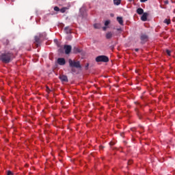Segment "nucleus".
Masks as SVG:
<instances>
[{
    "mask_svg": "<svg viewBox=\"0 0 175 175\" xmlns=\"http://www.w3.org/2000/svg\"><path fill=\"white\" fill-rule=\"evenodd\" d=\"M7 175H13V172L12 171H8Z\"/></svg>",
    "mask_w": 175,
    "mask_h": 175,
    "instance_id": "4be33fe9",
    "label": "nucleus"
},
{
    "mask_svg": "<svg viewBox=\"0 0 175 175\" xmlns=\"http://www.w3.org/2000/svg\"><path fill=\"white\" fill-rule=\"evenodd\" d=\"M40 40H42V38L39 36H35V44H36L37 47H39L40 45Z\"/></svg>",
    "mask_w": 175,
    "mask_h": 175,
    "instance_id": "0eeeda50",
    "label": "nucleus"
},
{
    "mask_svg": "<svg viewBox=\"0 0 175 175\" xmlns=\"http://www.w3.org/2000/svg\"><path fill=\"white\" fill-rule=\"evenodd\" d=\"M133 161L131 160H129L128 161V165H132Z\"/></svg>",
    "mask_w": 175,
    "mask_h": 175,
    "instance_id": "b1692460",
    "label": "nucleus"
},
{
    "mask_svg": "<svg viewBox=\"0 0 175 175\" xmlns=\"http://www.w3.org/2000/svg\"><path fill=\"white\" fill-rule=\"evenodd\" d=\"M100 148H101V149H103V146H100Z\"/></svg>",
    "mask_w": 175,
    "mask_h": 175,
    "instance_id": "473e14b6",
    "label": "nucleus"
},
{
    "mask_svg": "<svg viewBox=\"0 0 175 175\" xmlns=\"http://www.w3.org/2000/svg\"><path fill=\"white\" fill-rule=\"evenodd\" d=\"M89 65H90V64H87V65H86V66H85L86 69H88Z\"/></svg>",
    "mask_w": 175,
    "mask_h": 175,
    "instance_id": "cd10ccee",
    "label": "nucleus"
},
{
    "mask_svg": "<svg viewBox=\"0 0 175 175\" xmlns=\"http://www.w3.org/2000/svg\"><path fill=\"white\" fill-rule=\"evenodd\" d=\"M68 8L66 7H64L62 9H60L59 12H61V13H65L66 12V10H68Z\"/></svg>",
    "mask_w": 175,
    "mask_h": 175,
    "instance_id": "f3484780",
    "label": "nucleus"
},
{
    "mask_svg": "<svg viewBox=\"0 0 175 175\" xmlns=\"http://www.w3.org/2000/svg\"><path fill=\"white\" fill-rule=\"evenodd\" d=\"M129 1V2H132V1H133V0H128Z\"/></svg>",
    "mask_w": 175,
    "mask_h": 175,
    "instance_id": "2f4dec72",
    "label": "nucleus"
},
{
    "mask_svg": "<svg viewBox=\"0 0 175 175\" xmlns=\"http://www.w3.org/2000/svg\"><path fill=\"white\" fill-rule=\"evenodd\" d=\"M103 31H106V29H107V27H103Z\"/></svg>",
    "mask_w": 175,
    "mask_h": 175,
    "instance_id": "bb28decb",
    "label": "nucleus"
},
{
    "mask_svg": "<svg viewBox=\"0 0 175 175\" xmlns=\"http://www.w3.org/2000/svg\"><path fill=\"white\" fill-rule=\"evenodd\" d=\"M147 1L148 0H140V2L144 3V2H147Z\"/></svg>",
    "mask_w": 175,
    "mask_h": 175,
    "instance_id": "393cba45",
    "label": "nucleus"
},
{
    "mask_svg": "<svg viewBox=\"0 0 175 175\" xmlns=\"http://www.w3.org/2000/svg\"><path fill=\"white\" fill-rule=\"evenodd\" d=\"M109 57L106 55H99L96 57V62H109Z\"/></svg>",
    "mask_w": 175,
    "mask_h": 175,
    "instance_id": "7ed1b4c3",
    "label": "nucleus"
},
{
    "mask_svg": "<svg viewBox=\"0 0 175 175\" xmlns=\"http://www.w3.org/2000/svg\"><path fill=\"white\" fill-rule=\"evenodd\" d=\"M55 12H59L60 9L57 6L54 7Z\"/></svg>",
    "mask_w": 175,
    "mask_h": 175,
    "instance_id": "aec40b11",
    "label": "nucleus"
},
{
    "mask_svg": "<svg viewBox=\"0 0 175 175\" xmlns=\"http://www.w3.org/2000/svg\"><path fill=\"white\" fill-rule=\"evenodd\" d=\"M163 23L164 24H167V25H169V24H170V19H165Z\"/></svg>",
    "mask_w": 175,
    "mask_h": 175,
    "instance_id": "a211bd4d",
    "label": "nucleus"
},
{
    "mask_svg": "<svg viewBox=\"0 0 175 175\" xmlns=\"http://www.w3.org/2000/svg\"><path fill=\"white\" fill-rule=\"evenodd\" d=\"M166 53H167V55H170V51L169 50V49H167L166 50Z\"/></svg>",
    "mask_w": 175,
    "mask_h": 175,
    "instance_id": "5701e85b",
    "label": "nucleus"
},
{
    "mask_svg": "<svg viewBox=\"0 0 175 175\" xmlns=\"http://www.w3.org/2000/svg\"><path fill=\"white\" fill-rule=\"evenodd\" d=\"M109 144H110V146H113V145H114V144H113V143H112V142H110V143H109Z\"/></svg>",
    "mask_w": 175,
    "mask_h": 175,
    "instance_id": "c85d7f7f",
    "label": "nucleus"
},
{
    "mask_svg": "<svg viewBox=\"0 0 175 175\" xmlns=\"http://www.w3.org/2000/svg\"><path fill=\"white\" fill-rule=\"evenodd\" d=\"M46 33H40V35L38 36L41 39H46Z\"/></svg>",
    "mask_w": 175,
    "mask_h": 175,
    "instance_id": "dca6fc26",
    "label": "nucleus"
},
{
    "mask_svg": "<svg viewBox=\"0 0 175 175\" xmlns=\"http://www.w3.org/2000/svg\"><path fill=\"white\" fill-rule=\"evenodd\" d=\"M68 64L70 68H72V72H75L73 68H76V69H81V64H80L79 61H76L75 59H69Z\"/></svg>",
    "mask_w": 175,
    "mask_h": 175,
    "instance_id": "f03ea898",
    "label": "nucleus"
},
{
    "mask_svg": "<svg viewBox=\"0 0 175 175\" xmlns=\"http://www.w3.org/2000/svg\"><path fill=\"white\" fill-rule=\"evenodd\" d=\"M117 21L119 23L120 25H124V20H122V17L118 16L117 17Z\"/></svg>",
    "mask_w": 175,
    "mask_h": 175,
    "instance_id": "9d476101",
    "label": "nucleus"
},
{
    "mask_svg": "<svg viewBox=\"0 0 175 175\" xmlns=\"http://www.w3.org/2000/svg\"><path fill=\"white\" fill-rule=\"evenodd\" d=\"M5 113H8V111H5Z\"/></svg>",
    "mask_w": 175,
    "mask_h": 175,
    "instance_id": "72a5a7b5",
    "label": "nucleus"
},
{
    "mask_svg": "<svg viewBox=\"0 0 175 175\" xmlns=\"http://www.w3.org/2000/svg\"><path fill=\"white\" fill-rule=\"evenodd\" d=\"M14 58V55L12 52H5L0 55V61L3 64H9Z\"/></svg>",
    "mask_w": 175,
    "mask_h": 175,
    "instance_id": "f257e3e1",
    "label": "nucleus"
},
{
    "mask_svg": "<svg viewBox=\"0 0 175 175\" xmlns=\"http://www.w3.org/2000/svg\"><path fill=\"white\" fill-rule=\"evenodd\" d=\"M117 31H121V28H118Z\"/></svg>",
    "mask_w": 175,
    "mask_h": 175,
    "instance_id": "7c9ffc66",
    "label": "nucleus"
},
{
    "mask_svg": "<svg viewBox=\"0 0 175 175\" xmlns=\"http://www.w3.org/2000/svg\"><path fill=\"white\" fill-rule=\"evenodd\" d=\"M137 14H139V15L143 14H144V10H143V8H139L137 10Z\"/></svg>",
    "mask_w": 175,
    "mask_h": 175,
    "instance_id": "ddd939ff",
    "label": "nucleus"
},
{
    "mask_svg": "<svg viewBox=\"0 0 175 175\" xmlns=\"http://www.w3.org/2000/svg\"><path fill=\"white\" fill-rule=\"evenodd\" d=\"M64 31L68 33H72V29L69 27V26H67L64 28Z\"/></svg>",
    "mask_w": 175,
    "mask_h": 175,
    "instance_id": "f8f14e48",
    "label": "nucleus"
},
{
    "mask_svg": "<svg viewBox=\"0 0 175 175\" xmlns=\"http://www.w3.org/2000/svg\"><path fill=\"white\" fill-rule=\"evenodd\" d=\"M64 49L65 50V53L66 54H70V52L72 51V46H70V45H64Z\"/></svg>",
    "mask_w": 175,
    "mask_h": 175,
    "instance_id": "39448f33",
    "label": "nucleus"
},
{
    "mask_svg": "<svg viewBox=\"0 0 175 175\" xmlns=\"http://www.w3.org/2000/svg\"><path fill=\"white\" fill-rule=\"evenodd\" d=\"M131 131H133V129H132Z\"/></svg>",
    "mask_w": 175,
    "mask_h": 175,
    "instance_id": "c9c22d12",
    "label": "nucleus"
},
{
    "mask_svg": "<svg viewBox=\"0 0 175 175\" xmlns=\"http://www.w3.org/2000/svg\"><path fill=\"white\" fill-rule=\"evenodd\" d=\"M109 24H110V21H106L105 22V27H107V25H109Z\"/></svg>",
    "mask_w": 175,
    "mask_h": 175,
    "instance_id": "412c9836",
    "label": "nucleus"
},
{
    "mask_svg": "<svg viewBox=\"0 0 175 175\" xmlns=\"http://www.w3.org/2000/svg\"><path fill=\"white\" fill-rule=\"evenodd\" d=\"M135 51H136V52L139 51V49H135Z\"/></svg>",
    "mask_w": 175,
    "mask_h": 175,
    "instance_id": "c756f323",
    "label": "nucleus"
},
{
    "mask_svg": "<svg viewBox=\"0 0 175 175\" xmlns=\"http://www.w3.org/2000/svg\"><path fill=\"white\" fill-rule=\"evenodd\" d=\"M140 40H141L142 44H144V43L148 42V35L146 33H141Z\"/></svg>",
    "mask_w": 175,
    "mask_h": 175,
    "instance_id": "20e7f679",
    "label": "nucleus"
},
{
    "mask_svg": "<svg viewBox=\"0 0 175 175\" xmlns=\"http://www.w3.org/2000/svg\"><path fill=\"white\" fill-rule=\"evenodd\" d=\"M106 39H111L113 38V33L111 31H109L106 33L105 36Z\"/></svg>",
    "mask_w": 175,
    "mask_h": 175,
    "instance_id": "9b49d317",
    "label": "nucleus"
},
{
    "mask_svg": "<svg viewBox=\"0 0 175 175\" xmlns=\"http://www.w3.org/2000/svg\"><path fill=\"white\" fill-rule=\"evenodd\" d=\"M74 51H75V53H80V49H79V48L75 46Z\"/></svg>",
    "mask_w": 175,
    "mask_h": 175,
    "instance_id": "6ab92c4d",
    "label": "nucleus"
},
{
    "mask_svg": "<svg viewBox=\"0 0 175 175\" xmlns=\"http://www.w3.org/2000/svg\"><path fill=\"white\" fill-rule=\"evenodd\" d=\"M142 129H143V126H141Z\"/></svg>",
    "mask_w": 175,
    "mask_h": 175,
    "instance_id": "f704fd0d",
    "label": "nucleus"
},
{
    "mask_svg": "<svg viewBox=\"0 0 175 175\" xmlns=\"http://www.w3.org/2000/svg\"><path fill=\"white\" fill-rule=\"evenodd\" d=\"M148 16V14L147 12L142 14V16L141 17L142 21H147Z\"/></svg>",
    "mask_w": 175,
    "mask_h": 175,
    "instance_id": "1a4fd4ad",
    "label": "nucleus"
},
{
    "mask_svg": "<svg viewBox=\"0 0 175 175\" xmlns=\"http://www.w3.org/2000/svg\"><path fill=\"white\" fill-rule=\"evenodd\" d=\"M164 3H165V5H168L169 4V1H165Z\"/></svg>",
    "mask_w": 175,
    "mask_h": 175,
    "instance_id": "a878e982",
    "label": "nucleus"
},
{
    "mask_svg": "<svg viewBox=\"0 0 175 175\" xmlns=\"http://www.w3.org/2000/svg\"><path fill=\"white\" fill-rule=\"evenodd\" d=\"M59 80L64 83H68V77L66 75H60L59 77Z\"/></svg>",
    "mask_w": 175,
    "mask_h": 175,
    "instance_id": "6e6552de",
    "label": "nucleus"
},
{
    "mask_svg": "<svg viewBox=\"0 0 175 175\" xmlns=\"http://www.w3.org/2000/svg\"><path fill=\"white\" fill-rule=\"evenodd\" d=\"M113 5L118 6V5H121V0H113Z\"/></svg>",
    "mask_w": 175,
    "mask_h": 175,
    "instance_id": "2eb2a0df",
    "label": "nucleus"
},
{
    "mask_svg": "<svg viewBox=\"0 0 175 175\" xmlns=\"http://www.w3.org/2000/svg\"><path fill=\"white\" fill-rule=\"evenodd\" d=\"M94 27L95 29H100V28L102 27V26L100 25V23H95L94 25Z\"/></svg>",
    "mask_w": 175,
    "mask_h": 175,
    "instance_id": "4468645a",
    "label": "nucleus"
},
{
    "mask_svg": "<svg viewBox=\"0 0 175 175\" xmlns=\"http://www.w3.org/2000/svg\"><path fill=\"white\" fill-rule=\"evenodd\" d=\"M57 64L63 66L64 65H65V64H66V61L64 58L60 57L57 59Z\"/></svg>",
    "mask_w": 175,
    "mask_h": 175,
    "instance_id": "423d86ee",
    "label": "nucleus"
}]
</instances>
